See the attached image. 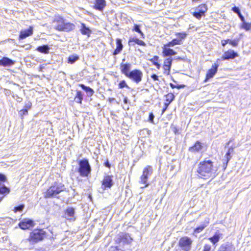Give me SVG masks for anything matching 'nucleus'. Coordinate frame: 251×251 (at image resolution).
Wrapping results in <instances>:
<instances>
[{
    "label": "nucleus",
    "mask_w": 251,
    "mask_h": 251,
    "mask_svg": "<svg viewBox=\"0 0 251 251\" xmlns=\"http://www.w3.org/2000/svg\"><path fill=\"white\" fill-rule=\"evenodd\" d=\"M80 31L82 34L86 35L88 36H89L91 33V30L88 27L85 26L84 24H81Z\"/></svg>",
    "instance_id": "obj_30"
},
{
    "label": "nucleus",
    "mask_w": 251,
    "mask_h": 251,
    "mask_svg": "<svg viewBox=\"0 0 251 251\" xmlns=\"http://www.w3.org/2000/svg\"><path fill=\"white\" fill-rule=\"evenodd\" d=\"M233 151H234V148L232 147H230L228 150V151L227 152V153H228V154H231L233 152Z\"/></svg>",
    "instance_id": "obj_52"
},
{
    "label": "nucleus",
    "mask_w": 251,
    "mask_h": 251,
    "mask_svg": "<svg viewBox=\"0 0 251 251\" xmlns=\"http://www.w3.org/2000/svg\"><path fill=\"white\" fill-rule=\"evenodd\" d=\"M151 77L154 80V81H159L158 76L155 75V74H152L151 75Z\"/></svg>",
    "instance_id": "obj_48"
},
{
    "label": "nucleus",
    "mask_w": 251,
    "mask_h": 251,
    "mask_svg": "<svg viewBox=\"0 0 251 251\" xmlns=\"http://www.w3.org/2000/svg\"><path fill=\"white\" fill-rule=\"evenodd\" d=\"M206 226V225L203 224L202 225H201L199 226V227H197L194 230V232L195 233H199L202 231L203 229Z\"/></svg>",
    "instance_id": "obj_38"
},
{
    "label": "nucleus",
    "mask_w": 251,
    "mask_h": 251,
    "mask_svg": "<svg viewBox=\"0 0 251 251\" xmlns=\"http://www.w3.org/2000/svg\"><path fill=\"white\" fill-rule=\"evenodd\" d=\"M225 159H223V163H224L223 167L224 168V169H226L229 161L231 158V155L230 154H228V153L226 152V155L225 156Z\"/></svg>",
    "instance_id": "obj_34"
},
{
    "label": "nucleus",
    "mask_w": 251,
    "mask_h": 251,
    "mask_svg": "<svg viewBox=\"0 0 251 251\" xmlns=\"http://www.w3.org/2000/svg\"><path fill=\"white\" fill-rule=\"evenodd\" d=\"M232 10L236 13H240L239 9L237 7H234L232 8Z\"/></svg>",
    "instance_id": "obj_51"
},
{
    "label": "nucleus",
    "mask_w": 251,
    "mask_h": 251,
    "mask_svg": "<svg viewBox=\"0 0 251 251\" xmlns=\"http://www.w3.org/2000/svg\"><path fill=\"white\" fill-rule=\"evenodd\" d=\"M13 98L15 99L16 101L18 102H21L23 100V99L20 97H19L17 95H13Z\"/></svg>",
    "instance_id": "obj_45"
},
{
    "label": "nucleus",
    "mask_w": 251,
    "mask_h": 251,
    "mask_svg": "<svg viewBox=\"0 0 251 251\" xmlns=\"http://www.w3.org/2000/svg\"><path fill=\"white\" fill-rule=\"evenodd\" d=\"M239 39H234L230 41L229 44L233 47H237L238 44Z\"/></svg>",
    "instance_id": "obj_43"
},
{
    "label": "nucleus",
    "mask_w": 251,
    "mask_h": 251,
    "mask_svg": "<svg viewBox=\"0 0 251 251\" xmlns=\"http://www.w3.org/2000/svg\"><path fill=\"white\" fill-rule=\"evenodd\" d=\"M133 31H135L138 33H139L141 37L143 38H144L145 37V35L142 32V31L140 29V26L139 25H134V27H133Z\"/></svg>",
    "instance_id": "obj_35"
},
{
    "label": "nucleus",
    "mask_w": 251,
    "mask_h": 251,
    "mask_svg": "<svg viewBox=\"0 0 251 251\" xmlns=\"http://www.w3.org/2000/svg\"><path fill=\"white\" fill-rule=\"evenodd\" d=\"M184 87V85H178L177 86V88L179 89L181 88H183Z\"/></svg>",
    "instance_id": "obj_59"
},
{
    "label": "nucleus",
    "mask_w": 251,
    "mask_h": 251,
    "mask_svg": "<svg viewBox=\"0 0 251 251\" xmlns=\"http://www.w3.org/2000/svg\"><path fill=\"white\" fill-rule=\"evenodd\" d=\"M152 168L151 166H147L144 169L143 174L140 176L139 180V183L143 185V186L141 187V188H146L150 185L148 178L149 176L152 174Z\"/></svg>",
    "instance_id": "obj_5"
},
{
    "label": "nucleus",
    "mask_w": 251,
    "mask_h": 251,
    "mask_svg": "<svg viewBox=\"0 0 251 251\" xmlns=\"http://www.w3.org/2000/svg\"><path fill=\"white\" fill-rule=\"evenodd\" d=\"M53 23L54 28L60 31L69 32L75 29V25L74 24L66 22L65 20L60 16H55Z\"/></svg>",
    "instance_id": "obj_2"
},
{
    "label": "nucleus",
    "mask_w": 251,
    "mask_h": 251,
    "mask_svg": "<svg viewBox=\"0 0 251 251\" xmlns=\"http://www.w3.org/2000/svg\"><path fill=\"white\" fill-rule=\"evenodd\" d=\"M143 73L141 71L135 69L130 72L128 75L126 76L137 84L140 82L143 77Z\"/></svg>",
    "instance_id": "obj_10"
},
{
    "label": "nucleus",
    "mask_w": 251,
    "mask_h": 251,
    "mask_svg": "<svg viewBox=\"0 0 251 251\" xmlns=\"http://www.w3.org/2000/svg\"><path fill=\"white\" fill-rule=\"evenodd\" d=\"M79 86L83 90H84L87 93V95L88 96H92L93 95L94 91L90 87L86 86L83 84H80Z\"/></svg>",
    "instance_id": "obj_27"
},
{
    "label": "nucleus",
    "mask_w": 251,
    "mask_h": 251,
    "mask_svg": "<svg viewBox=\"0 0 251 251\" xmlns=\"http://www.w3.org/2000/svg\"><path fill=\"white\" fill-rule=\"evenodd\" d=\"M20 227L22 229H26L34 226V222L30 219H24L19 224Z\"/></svg>",
    "instance_id": "obj_14"
},
{
    "label": "nucleus",
    "mask_w": 251,
    "mask_h": 251,
    "mask_svg": "<svg viewBox=\"0 0 251 251\" xmlns=\"http://www.w3.org/2000/svg\"><path fill=\"white\" fill-rule=\"evenodd\" d=\"M78 172L82 177H88L91 172V167L86 159L80 160L78 162Z\"/></svg>",
    "instance_id": "obj_4"
},
{
    "label": "nucleus",
    "mask_w": 251,
    "mask_h": 251,
    "mask_svg": "<svg viewBox=\"0 0 251 251\" xmlns=\"http://www.w3.org/2000/svg\"><path fill=\"white\" fill-rule=\"evenodd\" d=\"M122 50L116 48L113 53V55H116L118 54Z\"/></svg>",
    "instance_id": "obj_49"
},
{
    "label": "nucleus",
    "mask_w": 251,
    "mask_h": 251,
    "mask_svg": "<svg viewBox=\"0 0 251 251\" xmlns=\"http://www.w3.org/2000/svg\"><path fill=\"white\" fill-rule=\"evenodd\" d=\"M187 34L185 32H177L176 33V35L178 37V39L181 40L184 39Z\"/></svg>",
    "instance_id": "obj_37"
},
{
    "label": "nucleus",
    "mask_w": 251,
    "mask_h": 251,
    "mask_svg": "<svg viewBox=\"0 0 251 251\" xmlns=\"http://www.w3.org/2000/svg\"><path fill=\"white\" fill-rule=\"evenodd\" d=\"M65 218L68 220L74 221L75 218V209L73 207H68L65 210Z\"/></svg>",
    "instance_id": "obj_23"
},
{
    "label": "nucleus",
    "mask_w": 251,
    "mask_h": 251,
    "mask_svg": "<svg viewBox=\"0 0 251 251\" xmlns=\"http://www.w3.org/2000/svg\"><path fill=\"white\" fill-rule=\"evenodd\" d=\"M211 247L210 245L206 244L204 246L203 251H210Z\"/></svg>",
    "instance_id": "obj_46"
},
{
    "label": "nucleus",
    "mask_w": 251,
    "mask_h": 251,
    "mask_svg": "<svg viewBox=\"0 0 251 251\" xmlns=\"http://www.w3.org/2000/svg\"><path fill=\"white\" fill-rule=\"evenodd\" d=\"M238 15H239V18H240V20H241L243 22H245V18H244V16H243V15H242L240 13H238Z\"/></svg>",
    "instance_id": "obj_53"
},
{
    "label": "nucleus",
    "mask_w": 251,
    "mask_h": 251,
    "mask_svg": "<svg viewBox=\"0 0 251 251\" xmlns=\"http://www.w3.org/2000/svg\"><path fill=\"white\" fill-rule=\"evenodd\" d=\"M173 59L169 57L166 59L164 62L163 69L164 74L169 75L170 74V69L172 64Z\"/></svg>",
    "instance_id": "obj_18"
},
{
    "label": "nucleus",
    "mask_w": 251,
    "mask_h": 251,
    "mask_svg": "<svg viewBox=\"0 0 251 251\" xmlns=\"http://www.w3.org/2000/svg\"><path fill=\"white\" fill-rule=\"evenodd\" d=\"M242 27L246 30H249L251 28V24L246 23V22H243Z\"/></svg>",
    "instance_id": "obj_40"
},
{
    "label": "nucleus",
    "mask_w": 251,
    "mask_h": 251,
    "mask_svg": "<svg viewBox=\"0 0 251 251\" xmlns=\"http://www.w3.org/2000/svg\"><path fill=\"white\" fill-rule=\"evenodd\" d=\"M46 236V232L42 229H36L30 233L27 240L34 244L43 240Z\"/></svg>",
    "instance_id": "obj_6"
},
{
    "label": "nucleus",
    "mask_w": 251,
    "mask_h": 251,
    "mask_svg": "<svg viewBox=\"0 0 251 251\" xmlns=\"http://www.w3.org/2000/svg\"><path fill=\"white\" fill-rule=\"evenodd\" d=\"M50 49L48 45H45L39 46L37 48L36 50L40 52L43 53L45 54H47L49 53Z\"/></svg>",
    "instance_id": "obj_28"
},
{
    "label": "nucleus",
    "mask_w": 251,
    "mask_h": 251,
    "mask_svg": "<svg viewBox=\"0 0 251 251\" xmlns=\"http://www.w3.org/2000/svg\"><path fill=\"white\" fill-rule=\"evenodd\" d=\"M32 33L33 27L32 26H30L29 28L27 29L23 30L21 31L19 38L20 39H25L27 37L32 35Z\"/></svg>",
    "instance_id": "obj_22"
},
{
    "label": "nucleus",
    "mask_w": 251,
    "mask_h": 251,
    "mask_svg": "<svg viewBox=\"0 0 251 251\" xmlns=\"http://www.w3.org/2000/svg\"><path fill=\"white\" fill-rule=\"evenodd\" d=\"M162 53L164 56H169L176 54V52L174 51L173 49L165 47V46L163 48Z\"/></svg>",
    "instance_id": "obj_25"
},
{
    "label": "nucleus",
    "mask_w": 251,
    "mask_h": 251,
    "mask_svg": "<svg viewBox=\"0 0 251 251\" xmlns=\"http://www.w3.org/2000/svg\"><path fill=\"white\" fill-rule=\"evenodd\" d=\"M125 60L124 59L123 60V62H124ZM131 67V64L130 63H123L122 62L120 64V70L121 73L125 75L126 76H127L129 73H130V70Z\"/></svg>",
    "instance_id": "obj_17"
},
{
    "label": "nucleus",
    "mask_w": 251,
    "mask_h": 251,
    "mask_svg": "<svg viewBox=\"0 0 251 251\" xmlns=\"http://www.w3.org/2000/svg\"><path fill=\"white\" fill-rule=\"evenodd\" d=\"M79 57L77 54H73L69 56L68 58V63L74 64L75 61L79 59Z\"/></svg>",
    "instance_id": "obj_32"
},
{
    "label": "nucleus",
    "mask_w": 251,
    "mask_h": 251,
    "mask_svg": "<svg viewBox=\"0 0 251 251\" xmlns=\"http://www.w3.org/2000/svg\"><path fill=\"white\" fill-rule=\"evenodd\" d=\"M221 234L219 232H216L212 237H210L209 240L213 244H215L219 242Z\"/></svg>",
    "instance_id": "obj_31"
},
{
    "label": "nucleus",
    "mask_w": 251,
    "mask_h": 251,
    "mask_svg": "<svg viewBox=\"0 0 251 251\" xmlns=\"http://www.w3.org/2000/svg\"><path fill=\"white\" fill-rule=\"evenodd\" d=\"M104 166L106 167H107V168H110L111 167V165L109 163V162H108V160H107L105 163H104Z\"/></svg>",
    "instance_id": "obj_54"
},
{
    "label": "nucleus",
    "mask_w": 251,
    "mask_h": 251,
    "mask_svg": "<svg viewBox=\"0 0 251 251\" xmlns=\"http://www.w3.org/2000/svg\"><path fill=\"white\" fill-rule=\"evenodd\" d=\"M31 103L29 101H28V102L26 103H25V109H30V107H31Z\"/></svg>",
    "instance_id": "obj_50"
},
{
    "label": "nucleus",
    "mask_w": 251,
    "mask_h": 251,
    "mask_svg": "<svg viewBox=\"0 0 251 251\" xmlns=\"http://www.w3.org/2000/svg\"><path fill=\"white\" fill-rule=\"evenodd\" d=\"M217 168L210 160L205 159L198 165L197 172L200 177L203 179L214 178L217 175Z\"/></svg>",
    "instance_id": "obj_1"
},
{
    "label": "nucleus",
    "mask_w": 251,
    "mask_h": 251,
    "mask_svg": "<svg viewBox=\"0 0 251 251\" xmlns=\"http://www.w3.org/2000/svg\"><path fill=\"white\" fill-rule=\"evenodd\" d=\"M192 244V240L187 236L181 237L178 242L179 247L184 251H190Z\"/></svg>",
    "instance_id": "obj_9"
},
{
    "label": "nucleus",
    "mask_w": 251,
    "mask_h": 251,
    "mask_svg": "<svg viewBox=\"0 0 251 251\" xmlns=\"http://www.w3.org/2000/svg\"><path fill=\"white\" fill-rule=\"evenodd\" d=\"M83 95L82 93L80 91H77L76 92V95L75 98V101L79 103H81L82 100H83Z\"/></svg>",
    "instance_id": "obj_33"
},
{
    "label": "nucleus",
    "mask_w": 251,
    "mask_h": 251,
    "mask_svg": "<svg viewBox=\"0 0 251 251\" xmlns=\"http://www.w3.org/2000/svg\"><path fill=\"white\" fill-rule=\"evenodd\" d=\"M207 11V7L206 4H201L198 7L193 8L191 10V13L193 16L198 20H200Z\"/></svg>",
    "instance_id": "obj_8"
},
{
    "label": "nucleus",
    "mask_w": 251,
    "mask_h": 251,
    "mask_svg": "<svg viewBox=\"0 0 251 251\" xmlns=\"http://www.w3.org/2000/svg\"><path fill=\"white\" fill-rule=\"evenodd\" d=\"M176 59H178V60H183V58L180 57H178L176 58Z\"/></svg>",
    "instance_id": "obj_60"
},
{
    "label": "nucleus",
    "mask_w": 251,
    "mask_h": 251,
    "mask_svg": "<svg viewBox=\"0 0 251 251\" xmlns=\"http://www.w3.org/2000/svg\"><path fill=\"white\" fill-rule=\"evenodd\" d=\"M238 56L237 52L232 50H229L225 51L222 55L221 59L222 60L233 59Z\"/></svg>",
    "instance_id": "obj_11"
},
{
    "label": "nucleus",
    "mask_w": 251,
    "mask_h": 251,
    "mask_svg": "<svg viewBox=\"0 0 251 251\" xmlns=\"http://www.w3.org/2000/svg\"><path fill=\"white\" fill-rule=\"evenodd\" d=\"M115 100V99L114 98H109V101L111 102H112L113 100Z\"/></svg>",
    "instance_id": "obj_58"
},
{
    "label": "nucleus",
    "mask_w": 251,
    "mask_h": 251,
    "mask_svg": "<svg viewBox=\"0 0 251 251\" xmlns=\"http://www.w3.org/2000/svg\"><path fill=\"white\" fill-rule=\"evenodd\" d=\"M202 148L201 143L198 141L194 146L189 148L188 151L192 153L198 152L202 150Z\"/></svg>",
    "instance_id": "obj_20"
},
{
    "label": "nucleus",
    "mask_w": 251,
    "mask_h": 251,
    "mask_svg": "<svg viewBox=\"0 0 251 251\" xmlns=\"http://www.w3.org/2000/svg\"><path fill=\"white\" fill-rule=\"evenodd\" d=\"M24 207L25 206L24 204H21L18 206L15 207L14 209V212L16 213L17 212H22L23 210Z\"/></svg>",
    "instance_id": "obj_41"
},
{
    "label": "nucleus",
    "mask_w": 251,
    "mask_h": 251,
    "mask_svg": "<svg viewBox=\"0 0 251 251\" xmlns=\"http://www.w3.org/2000/svg\"><path fill=\"white\" fill-rule=\"evenodd\" d=\"M174 98L175 96L172 93H169L166 95V102L165 103V106H166V108H167L170 103L174 100Z\"/></svg>",
    "instance_id": "obj_29"
},
{
    "label": "nucleus",
    "mask_w": 251,
    "mask_h": 251,
    "mask_svg": "<svg viewBox=\"0 0 251 251\" xmlns=\"http://www.w3.org/2000/svg\"><path fill=\"white\" fill-rule=\"evenodd\" d=\"M154 118V116L153 113H151L149 114V121L151 122V123H153V121Z\"/></svg>",
    "instance_id": "obj_47"
},
{
    "label": "nucleus",
    "mask_w": 251,
    "mask_h": 251,
    "mask_svg": "<svg viewBox=\"0 0 251 251\" xmlns=\"http://www.w3.org/2000/svg\"><path fill=\"white\" fill-rule=\"evenodd\" d=\"M113 185V180L112 177L110 176H104L102 182L101 188L103 190H106V188H110Z\"/></svg>",
    "instance_id": "obj_13"
},
{
    "label": "nucleus",
    "mask_w": 251,
    "mask_h": 251,
    "mask_svg": "<svg viewBox=\"0 0 251 251\" xmlns=\"http://www.w3.org/2000/svg\"><path fill=\"white\" fill-rule=\"evenodd\" d=\"M217 251H235V248L231 243L227 242L222 244Z\"/></svg>",
    "instance_id": "obj_16"
},
{
    "label": "nucleus",
    "mask_w": 251,
    "mask_h": 251,
    "mask_svg": "<svg viewBox=\"0 0 251 251\" xmlns=\"http://www.w3.org/2000/svg\"><path fill=\"white\" fill-rule=\"evenodd\" d=\"M125 87L129 89V86L127 85L125 80L121 81L119 83V88L120 89H122Z\"/></svg>",
    "instance_id": "obj_39"
},
{
    "label": "nucleus",
    "mask_w": 251,
    "mask_h": 251,
    "mask_svg": "<svg viewBox=\"0 0 251 251\" xmlns=\"http://www.w3.org/2000/svg\"><path fill=\"white\" fill-rule=\"evenodd\" d=\"M218 67L219 65L217 63H215L212 65V68L207 72L206 78L204 80L205 82H206L208 79L214 76L217 72Z\"/></svg>",
    "instance_id": "obj_15"
},
{
    "label": "nucleus",
    "mask_w": 251,
    "mask_h": 251,
    "mask_svg": "<svg viewBox=\"0 0 251 251\" xmlns=\"http://www.w3.org/2000/svg\"><path fill=\"white\" fill-rule=\"evenodd\" d=\"M229 143H230V141H229V142L227 143V145H229Z\"/></svg>",
    "instance_id": "obj_64"
},
{
    "label": "nucleus",
    "mask_w": 251,
    "mask_h": 251,
    "mask_svg": "<svg viewBox=\"0 0 251 251\" xmlns=\"http://www.w3.org/2000/svg\"><path fill=\"white\" fill-rule=\"evenodd\" d=\"M128 101V98L127 97H125L124 99V102L125 103H127Z\"/></svg>",
    "instance_id": "obj_56"
},
{
    "label": "nucleus",
    "mask_w": 251,
    "mask_h": 251,
    "mask_svg": "<svg viewBox=\"0 0 251 251\" xmlns=\"http://www.w3.org/2000/svg\"><path fill=\"white\" fill-rule=\"evenodd\" d=\"M221 44L222 46L224 47L227 44V42L226 40H223L221 41Z\"/></svg>",
    "instance_id": "obj_55"
},
{
    "label": "nucleus",
    "mask_w": 251,
    "mask_h": 251,
    "mask_svg": "<svg viewBox=\"0 0 251 251\" xmlns=\"http://www.w3.org/2000/svg\"><path fill=\"white\" fill-rule=\"evenodd\" d=\"M19 113L21 115V116L22 117H23L24 115H26L28 113V111H27V109H22L21 110L20 112H19Z\"/></svg>",
    "instance_id": "obj_44"
},
{
    "label": "nucleus",
    "mask_w": 251,
    "mask_h": 251,
    "mask_svg": "<svg viewBox=\"0 0 251 251\" xmlns=\"http://www.w3.org/2000/svg\"><path fill=\"white\" fill-rule=\"evenodd\" d=\"M65 189V186L62 183L54 182L46 192L45 198L56 197L58 194L63 191Z\"/></svg>",
    "instance_id": "obj_3"
},
{
    "label": "nucleus",
    "mask_w": 251,
    "mask_h": 251,
    "mask_svg": "<svg viewBox=\"0 0 251 251\" xmlns=\"http://www.w3.org/2000/svg\"><path fill=\"white\" fill-rule=\"evenodd\" d=\"M134 43L143 46H146V43L143 41L139 40L135 37H130L128 41L129 45L133 46L134 45Z\"/></svg>",
    "instance_id": "obj_24"
},
{
    "label": "nucleus",
    "mask_w": 251,
    "mask_h": 251,
    "mask_svg": "<svg viewBox=\"0 0 251 251\" xmlns=\"http://www.w3.org/2000/svg\"><path fill=\"white\" fill-rule=\"evenodd\" d=\"M226 41L227 42V43L229 44L230 41H231V40H230V39H227V40H226Z\"/></svg>",
    "instance_id": "obj_61"
},
{
    "label": "nucleus",
    "mask_w": 251,
    "mask_h": 251,
    "mask_svg": "<svg viewBox=\"0 0 251 251\" xmlns=\"http://www.w3.org/2000/svg\"><path fill=\"white\" fill-rule=\"evenodd\" d=\"M132 240L128 234L124 233H121L119 234L115 238V242L117 244L119 245L117 246L118 248V250H122L121 247L130 244Z\"/></svg>",
    "instance_id": "obj_7"
},
{
    "label": "nucleus",
    "mask_w": 251,
    "mask_h": 251,
    "mask_svg": "<svg viewBox=\"0 0 251 251\" xmlns=\"http://www.w3.org/2000/svg\"><path fill=\"white\" fill-rule=\"evenodd\" d=\"M106 6V1L105 0H95L94 8L99 11H103Z\"/></svg>",
    "instance_id": "obj_21"
},
{
    "label": "nucleus",
    "mask_w": 251,
    "mask_h": 251,
    "mask_svg": "<svg viewBox=\"0 0 251 251\" xmlns=\"http://www.w3.org/2000/svg\"><path fill=\"white\" fill-rule=\"evenodd\" d=\"M158 59L159 57L155 55L152 59H151L150 61L152 62L153 65H154L158 69H159L160 68V65L157 62Z\"/></svg>",
    "instance_id": "obj_36"
},
{
    "label": "nucleus",
    "mask_w": 251,
    "mask_h": 251,
    "mask_svg": "<svg viewBox=\"0 0 251 251\" xmlns=\"http://www.w3.org/2000/svg\"><path fill=\"white\" fill-rule=\"evenodd\" d=\"M15 62V61L7 57H3L2 59H0V66L4 67H10L13 65Z\"/></svg>",
    "instance_id": "obj_19"
},
{
    "label": "nucleus",
    "mask_w": 251,
    "mask_h": 251,
    "mask_svg": "<svg viewBox=\"0 0 251 251\" xmlns=\"http://www.w3.org/2000/svg\"><path fill=\"white\" fill-rule=\"evenodd\" d=\"M166 109L167 108H166V107L165 108H164L163 110V112H164Z\"/></svg>",
    "instance_id": "obj_63"
},
{
    "label": "nucleus",
    "mask_w": 251,
    "mask_h": 251,
    "mask_svg": "<svg viewBox=\"0 0 251 251\" xmlns=\"http://www.w3.org/2000/svg\"><path fill=\"white\" fill-rule=\"evenodd\" d=\"M116 48L121 50H123V46L122 43V40L120 39H117L116 40Z\"/></svg>",
    "instance_id": "obj_42"
},
{
    "label": "nucleus",
    "mask_w": 251,
    "mask_h": 251,
    "mask_svg": "<svg viewBox=\"0 0 251 251\" xmlns=\"http://www.w3.org/2000/svg\"><path fill=\"white\" fill-rule=\"evenodd\" d=\"M5 179V176L0 174V194H8L10 192L9 188L3 184Z\"/></svg>",
    "instance_id": "obj_12"
},
{
    "label": "nucleus",
    "mask_w": 251,
    "mask_h": 251,
    "mask_svg": "<svg viewBox=\"0 0 251 251\" xmlns=\"http://www.w3.org/2000/svg\"><path fill=\"white\" fill-rule=\"evenodd\" d=\"M182 42L180 39H174L172 41L165 45V47H172L176 45H181Z\"/></svg>",
    "instance_id": "obj_26"
},
{
    "label": "nucleus",
    "mask_w": 251,
    "mask_h": 251,
    "mask_svg": "<svg viewBox=\"0 0 251 251\" xmlns=\"http://www.w3.org/2000/svg\"><path fill=\"white\" fill-rule=\"evenodd\" d=\"M220 60V59H218L217 60V63H218V62H219Z\"/></svg>",
    "instance_id": "obj_62"
},
{
    "label": "nucleus",
    "mask_w": 251,
    "mask_h": 251,
    "mask_svg": "<svg viewBox=\"0 0 251 251\" xmlns=\"http://www.w3.org/2000/svg\"><path fill=\"white\" fill-rule=\"evenodd\" d=\"M170 86L173 89L175 88H177V86H176L175 85H174V84H173L172 83H170Z\"/></svg>",
    "instance_id": "obj_57"
}]
</instances>
